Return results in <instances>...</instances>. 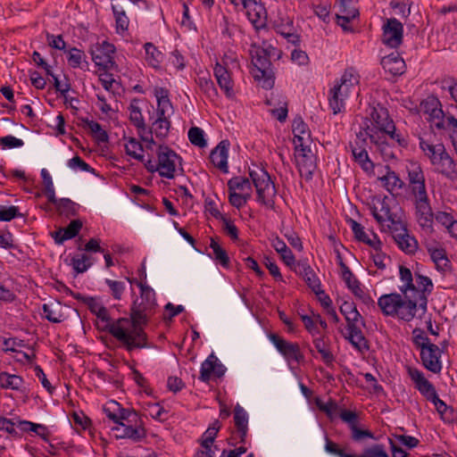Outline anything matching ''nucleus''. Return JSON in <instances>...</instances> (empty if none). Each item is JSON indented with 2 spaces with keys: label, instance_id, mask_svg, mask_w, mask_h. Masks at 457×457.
Returning <instances> with one entry per match:
<instances>
[{
  "label": "nucleus",
  "instance_id": "nucleus-1",
  "mask_svg": "<svg viewBox=\"0 0 457 457\" xmlns=\"http://www.w3.org/2000/svg\"><path fill=\"white\" fill-rule=\"evenodd\" d=\"M132 295L130 319L121 318L109 326V332L128 351L146 347V335L141 326L147 322L157 306L155 293L152 287H137V292L133 290Z\"/></svg>",
  "mask_w": 457,
  "mask_h": 457
},
{
  "label": "nucleus",
  "instance_id": "nucleus-2",
  "mask_svg": "<svg viewBox=\"0 0 457 457\" xmlns=\"http://www.w3.org/2000/svg\"><path fill=\"white\" fill-rule=\"evenodd\" d=\"M428 287H404L400 294H386L378 298V304L385 315L411 321L417 310L427 312Z\"/></svg>",
  "mask_w": 457,
  "mask_h": 457
},
{
  "label": "nucleus",
  "instance_id": "nucleus-3",
  "mask_svg": "<svg viewBox=\"0 0 457 457\" xmlns=\"http://www.w3.org/2000/svg\"><path fill=\"white\" fill-rule=\"evenodd\" d=\"M371 118L373 123L368 119H365L363 127L360 129L365 136L370 137L371 133L381 137L389 135V139L392 142L396 141L401 145V139L399 136L395 134V123L393 120L390 119L388 111L386 108L382 106L374 107L371 112Z\"/></svg>",
  "mask_w": 457,
  "mask_h": 457
},
{
  "label": "nucleus",
  "instance_id": "nucleus-4",
  "mask_svg": "<svg viewBox=\"0 0 457 457\" xmlns=\"http://www.w3.org/2000/svg\"><path fill=\"white\" fill-rule=\"evenodd\" d=\"M249 176L255 187L257 200L263 205L273 208L276 188L269 173L259 167L250 170Z\"/></svg>",
  "mask_w": 457,
  "mask_h": 457
},
{
  "label": "nucleus",
  "instance_id": "nucleus-5",
  "mask_svg": "<svg viewBox=\"0 0 457 457\" xmlns=\"http://www.w3.org/2000/svg\"><path fill=\"white\" fill-rule=\"evenodd\" d=\"M158 162L155 163L152 159L146 160L145 167L149 172L158 171L161 177L172 179L175 172V161L178 155L168 146L160 145L157 153Z\"/></svg>",
  "mask_w": 457,
  "mask_h": 457
},
{
  "label": "nucleus",
  "instance_id": "nucleus-6",
  "mask_svg": "<svg viewBox=\"0 0 457 457\" xmlns=\"http://www.w3.org/2000/svg\"><path fill=\"white\" fill-rule=\"evenodd\" d=\"M253 75L255 79L262 80V87L270 89L274 86V73L266 50L258 48L252 56Z\"/></svg>",
  "mask_w": 457,
  "mask_h": 457
},
{
  "label": "nucleus",
  "instance_id": "nucleus-7",
  "mask_svg": "<svg viewBox=\"0 0 457 457\" xmlns=\"http://www.w3.org/2000/svg\"><path fill=\"white\" fill-rule=\"evenodd\" d=\"M303 139L293 140L295 145V162L302 177L309 179L316 169V156L308 144H303Z\"/></svg>",
  "mask_w": 457,
  "mask_h": 457
},
{
  "label": "nucleus",
  "instance_id": "nucleus-8",
  "mask_svg": "<svg viewBox=\"0 0 457 457\" xmlns=\"http://www.w3.org/2000/svg\"><path fill=\"white\" fill-rule=\"evenodd\" d=\"M395 242L399 248L406 253H413L418 248L416 239L410 236L405 226L395 220H391V224L387 225Z\"/></svg>",
  "mask_w": 457,
  "mask_h": 457
},
{
  "label": "nucleus",
  "instance_id": "nucleus-9",
  "mask_svg": "<svg viewBox=\"0 0 457 457\" xmlns=\"http://www.w3.org/2000/svg\"><path fill=\"white\" fill-rule=\"evenodd\" d=\"M368 138L369 137L363 134L362 130H359L356 132V138L354 143L351 145V148L354 160L365 171L371 172L373 170L374 164L370 160L366 150Z\"/></svg>",
  "mask_w": 457,
  "mask_h": 457
},
{
  "label": "nucleus",
  "instance_id": "nucleus-10",
  "mask_svg": "<svg viewBox=\"0 0 457 457\" xmlns=\"http://www.w3.org/2000/svg\"><path fill=\"white\" fill-rule=\"evenodd\" d=\"M407 172L408 185L411 195L414 198L428 195L425 184V176L420 165L416 162H411L407 166Z\"/></svg>",
  "mask_w": 457,
  "mask_h": 457
},
{
  "label": "nucleus",
  "instance_id": "nucleus-11",
  "mask_svg": "<svg viewBox=\"0 0 457 457\" xmlns=\"http://www.w3.org/2000/svg\"><path fill=\"white\" fill-rule=\"evenodd\" d=\"M416 218L421 228L427 232L433 231V212L429 204L428 195L414 198Z\"/></svg>",
  "mask_w": 457,
  "mask_h": 457
},
{
  "label": "nucleus",
  "instance_id": "nucleus-12",
  "mask_svg": "<svg viewBox=\"0 0 457 457\" xmlns=\"http://www.w3.org/2000/svg\"><path fill=\"white\" fill-rule=\"evenodd\" d=\"M269 339L288 361H295L300 362L303 360V355L298 344L287 341L273 333L269 335Z\"/></svg>",
  "mask_w": 457,
  "mask_h": 457
},
{
  "label": "nucleus",
  "instance_id": "nucleus-13",
  "mask_svg": "<svg viewBox=\"0 0 457 457\" xmlns=\"http://www.w3.org/2000/svg\"><path fill=\"white\" fill-rule=\"evenodd\" d=\"M403 24L395 18L387 19L383 26L382 42L392 48H397L403 42Z\"/></svg>",
  "mask_w": 457,
  "mask_h": 457
},
{
  "label": "nucleus",
  "instance_id": "nucleus-14",
  "mask_svg": "<svg viewBox=\"0 0 457 457\" xmlns=\"http://www.w3.org/2000/svg\"><path fill=\"white\" fill-rule=\"evenodd\" d=\"M115 47L112 44L104 41L102 44L96 45L91 50L92 60L96 65L108 70L113 67V54Z\"/></svg>",
  "mask_w": 457,
  "mask_h": 457
},
{
  "label": "nucleus",
  "instance_id": "nucleus-15",
  "mask_svg": "<svg viewBox=\"0 0 457 457\" xmlns=\"http://www.w3.org/2000/svg\"><path fill=\"white\" fill-rule=\"evenodd\" d=\"M243 8L255 29H259L266 26L267 12L264 5L256 0H247Z\"/></svg>",
  "mask_w": 457,
  "mask_h": 457
},
{
  "label": "nucleus",
  "instance_id": "nucleus-16",
  "mask_svg": "<svg viewBox=\"0 0 457 457\" xmlns=\"http://www.w3.org/2000/svg\"><path fill=\"white\" fill-rule=\"evenodd\" d=\"M420 108L421 111L428 116V120L430 121L432 127H436L437 129H441L444 127L443 119L445 114L436 98H427L421 103Z\"/></svg>",
  "mask_w": 457,
  "mask_h": 457
},
{
  "label": "nucleus",
  "instance_id": "nucleus-17",
  "mask_svg": "<svg viewBox=\"0 0 457 457\" xmlns=\"http://www.w3.org/2000/svg\"><path fill=\"white\" fill-rule=\"evenodd\" d=\"M431 164L435 167L436 172L442 174L448 179L453 180L457 178L455 162L445 149L431 162Z\"/></svg>",
  "mask_w": 457,
  "mask_h": 457
},
{
  "label": "nucleus",
  "instance_id": "nucleus-18",
  "mask_svg": "<svg viewBox=\"0 0 457 457\" xmlns=\"http://www.w3.org/2000/svg\"><path fill=\"white\" fill-rule=\"evenodd\" d=\"M407 372L414 382L415 387L428 401L437 394L435 386L424 377L420 370L416 368L407 367Z\"/></svg>",
  "mask_w": 457,
  "mask_h": 457
},
{
  "label": "nucleus",
  "instance_id": "nucleus-19",
  "mask_svg": "<svg viewBox=\"0 0 457 457\" xmlns=\"http://www.w3.org/2000/svg\"><path fill=\"white\" fill-rule=\"evenodd\" d=\"M440 357L441 350L436 345H429L420 350V358L423 365L433 373H439L442 370Z\"/></svg>",
  "mask_w": 457,
  "mask_h": 457
},
{
  "label": "nucleus",
  "instance_id": "nucleus-20",
  "mask_svg": "<svg viewBox=\"0 0 457 457\" xmlns=\"http://www.w3.org/2000/svg\"><path fill=\"white\" fill-rule=\"evenodd\" d=\"M225 371L226 368L224 365L220 363L218 358L213 353H212L202 363L199 378L203 382L207 383L211 379L212 374L220 378L224 375Z\"/></svg>",
  "mask_w": 457,
  "mask_h": 457
},
{
  "label": "nucleus",
  "instance_id": "nucleus-21",
  "mask_svg": "<svg viewBox=\"0 0 457 457\" xmlns=\"http://www.w3.org/2000/svg\"><path fill=\"white\" fill-rule=\"evenodd\" d=\"M157 98V119L170 120L173 113V106L169 99L168 92L162 87L155 89Z\"/></svg>",
  "mask_w": 457,
  "mask_h": 457
},
{
  "label": "nucleus",
  "instance_id": "nucleus-22",
  "mask_svg": "<svg viewBox=\"0 0 457 457\" xmlns=\"http://www.w3.org/2000/svg\"><path fill=\"white\" fill-rule=\"evenodd\" d=\"M229 142L228 140H222L219 145L211 152L210 160L212 163L219 168L223 172L228 171V150Z\"/></svg>",
  "mask_w": 457,
  "mask_h": 457
},
{
  "label": "nucleus",
  "instance_id": "nucleus-23",
  "mask_svg": "<svg viewBox=\"0 0 457 457\" xmlns=\"http://www.w3.org/2000/svg\"><path fill=\"white\" fill-rule=\"evenodd\" d=\"M112 430L116 431V438H129L134 442H139L145 436V432L143 428H133L124 423L117 424L112 428Z\"/></svg>",
  "mask_w": 457,
  "mask_h": 457
},
{
  "label": "nucleus",
  "instance_id": "nucleus-24",
  "mask_svg": "<svg viewBox=\"0 0 457 457\" xmlns=\"http://www.w3.org/2000/svg\"><path fill=\"white\" fill-rule=\"evenodd\" d=\"M348 93L349 91L341 85H336L330 89L328 102L334 114L342 112L345 107V97L348 96Z\"/></svg>",
  "mask_w": 457,
  "mask_h": 457
},
{
  "label": "nucleus",
  "instance_id": "nucleus-25",
  "mask_svg": "<svg viewBox=\"0 0 457 457\" xmlns=\"http://www.w3.org/2000/svg\"><path fill=\"white\" fill-rule=\"evenodd\" d=\"M381 65L384 70L394 76H399L404 73L406 65L402 57L398 54H391L381 60Z\"/></svg>",
  "mask_w": 457,
  "mask_h": 457
},
{
  "label": "nucleus",
  "instance_id": "nucleus-26",
  "mask_svg": "<svg viewBox=\"0 0 457 457\" xmlns=\"http://www.w3.org/2000/svg\"><path fill=\"white\" fill-rule=\"evenodd\" d=\"M368 137L370 144L376 147L385 160H391L395 157L394 150L388 142V140H390L389 135H384V137H381L371 133Z\"/></svg>",
  "mask_w": 457,
  "mask_h": 457
},
{
  "label": "nucleus",
  "instance_id": "nucleus-27",
  "mask_svg": "<svg viewBox=\"0 0 457 457\" xmlns=\"http://www.w3.org/2000/svg\"><path fill=\"white\" fill-rule=\"evenodd\" d=\"M234 422L240 442L244 443L248 433V414L239 404L234 409Z\"/></svg>",
  "mask_w": 457,
  "mask_h": 457
},
{
  "label": "nucleus",
  "instance_id": "nucleus-28",
  "mask_svg": "<svg viewBox=\"0 0 457 457\" xmlns=\"http://www.w3.org/2000/svg\"><path fill=\"white\" fill-rule=\"evenodd\" d=\"M214 75L220 87L224 90L227 96H233V83L228 70L220 63L214 68Z\"/></svg>",
  "mask_w": 457,
  "mask_h": 457
},
{
  "label": "nucleus",
  "instance_id": "nucleus-29",
  "mask_svg": "<svg viewBox=\"0 0 457 457\" xmlns=\"http://www.w3.org/2000/svg\"><path fill=\"white\" fill-rule=\"evenodd\" d=\"M347 331L348 336L346 338L358 352L364 353L369 350L368 340L358 326H352L350 328H347Z\"/></svg>",
  "mask_w": 457,
  "mask_h": 457
},
{
  "label": "nucleus",
  "instance_id": "nucleus-30",
  "mask_svg": "<svg viewBox=\"0 0 457 457\" xmlns=\"http://www.w3.org/2000/svg\"><path fill=\"white\" fill-rule=\"evenodd\" d=\"M294 271L303 278L307 286H320L319 278L308 264L297 262L294 267Z\"/></svg>",
  "mask_w": 457,
  "mask_h": 457
},
{
  "label": "nucleus",
  "instance_id": "nucleus-31",
  "mask_svg": "<svg viewBox=\"0 0 457 457\" xmlns=\"http://www.w3.org/2000/svg\"><path fill=\"white\" fill-rule=\"evenodd\" d=\"M348 222L350 223L351 228L357 240L363 242L375 249H378V246L380 245V242L379 240L377 239L376 236H374V239H370L364 231V228L361 226V224L358 223L356 220L353 219H350Z\"/></svg>",
  "mask_w": 457,
  "mask_h": 457
},
{
  "label": "nucleus",
  "instance_id": "nucleus-32",
  "mask_svg": "<svg viewBox=\"0 0 457 457\" xmlns=\"http://www.w3.org/2000/svg\"><path fill=\"white\" fill-rule=\"evenodd\" d=\"M75 297L81 299L87 305L91 312L95 313L97 318L101 319L102 320H108L107 311L97 298L91 296H82L80 295H76Z\"/></svg>",
  "mask_w": 457,
  "mask_h": 457
},
{
  "label": "nucleus",
  "instance_id": "nucleus-33",
  "mask_svg": "<svg viewBox=\"0 0 457 457\" xmlns=\"http://www.w3.org/2000/svg\"><path fill=\"white\" fill-rule=\"evenodd\" d=\"M387 172L386 175L380 178L386 189L393 193L395 190L401 189L404 187V182L399 178V176L393 170H390L389 166L386 167Z\"/></svg>",
  "mask_w": 457,
  "mask_h": 457
},
{
  "label": "nucleus",
  "instance_id": "nucleus-34",
  "mask_svg": "<svg viewBox=\"0 0 457 457\" xmlns=\"http://www.w3.org/2000/svg\"><path fill=\"white\" fill-rule=\"evenodd\" d=\"M339 13L337 14V19H343L344 21H351L359 16V11L356 7L353 6V0H340Z\"/></svg>",
  "mask_w": 457,
  "mask_h": 457
},
{
  "label": "nucleus",
  "instance_id": "nucleus-35",
  "mask_svg": "<svg viewBox=\"0 0 457 457\" xmlns=\"http://www.w3.org/2000/svg\"><path fill=\"white\" fill-rule=\"evenodd\" d=\"M23 378L18 375L7 372L0 373V386L5 389L21 390Z\"/></svg>",
  "mask_w": 457,
  "mask_h": 457
},
{
  "label": "nucleus",
  "instance_id": "nucleus-36",
  "mask_svg": "<svg viewBox=\"0 0 457 457\" xmlns=\"http://www.w3.org/2000/svg\"><path fill=\"white\" fill-rule=\"evenodd\" d=\"M429 402L434 404L436 410L444 421L451 422L453 420V409L441 400L437 394L433 396Z\"/></svg>",
  "mask_w": 457,
  "mask_h": 457
},
{
  "label": "nucleus",
  "instance_id": "nucleus-37",
  "mask_svg": "<svg viewBox=\"0 0 457 457\" xmlns=\"http://www.w3.org/2000/svg\"><path fill=\"white\" fill-rule=\"evenodd\" d=\"M125 151L128 155L139 161L145 164V155L143 154L144 148L139 141L136 138L130 137L125 144Z\"/></svg>",
  "mask_w": 457,
  "mask_h": 457
},
{
  "label": "nucleus",
  "instance_id": "nucleus-38",
  "mask_svg": "<svg viewBox=\"0 0 457 457\" xmlns=\"http://www.w3.org/2000/svg\"><path fill=\"white\" fill-rule=\"evenodd\" d=\"M293 133H294V140L302 138L303 144H307L310 142L311 134L308 129V126L303 122L301 117H297L293 121Z\"/></svg>",
  "mask_w": 457,
  "mask_h": 457
},
{
  "label": "nucleus",
  "instance_id": "nucleus-39",
  "mask_svg": "<svg viewBox=\"0 0 457 457\" xmlns=\"http://www.w3.org/2000/svg\"><path fill=\"white\" fill-rule=\"evenodd\" d=\"M129 120L130 121L140 130H145V123L141 113L139 107L137 106V100L134 99L131 101L129 107Z\"/></svg>",
  "mask_w": 457,
  "mask_h": 457
},
{
  "label": "nucleus",
  "instance_id": "nucleus-40",
  "mask_svg": "<svg viewBox=\"0 0 457 457\" xmlns=\"http://www.w3.org/2000/svg\"><path fill=\"white\" fill-rule=\"evenodd\" d=\"M420 149L424 152L425 155L430 160V162L438 157L439 154L445 149L442 144L433 145L422 138L420 140Z\"/></svg>",
  "mask_w": 457,
  "mask_h": 457
},
{
  "label": "nucleus",
  "instance_id": "nucleus-41",
  "mask_svg": "<svg viewBox=\"0 0 457 457\" xmlns=\"http://www.w3.org/2000/svg\"><path fill=\"white\" fill-rule=\"evenodd\" d=\"M170 126V120L156 119L152 124L150 133L154 134L157 138L163 139L168 136Z\"/></svg>",
  "mask_w": 457,
  "mask_h": 457
},
{
  "label": "nucleus",
  "instance_id": "nucleus-42",
  "mask_svg": "<svg viewBox=\"0 0 457 457\" xmlns=\"http://www.w3.org/2000/svg\"><path fill=\"white\" fill-rule=\"evenodd\" d=\"M228 191H234L237 193L250 192L252 194L251 183L248 179L243 177H236L228 180Z\"/></svg>",
  "mask_w": 457,
  "mask_h": 457
},
{
  "label": "nucleus",
  "instance_id": "nucleus-43",
  "mask_svg": "<svg viewBox=\"0 0 457 457\" xmlns=\"http://www.w3.org/2000/svg\"><path fill=\"white\" fill-rule=\"evenodd\" d=\"M82 121L87 124V128L90 129L91 133L97 141L103 143L108 141L107 132L102 128V126L98 122L89 120L87 119H82Z\"/></svg>",
  "mask_w": 457,
  "mask_h": 457
},
{
  "label": "nucleus",
  "instance_id": "nucleus-44",
  "mask_svg": "<svg viewBox=\"0 0 457 457\" xmlns=\"http://www.w3.org/2000/svg\"><path fill=\"white\" fill-rule=\"evenodd\" d=\"M210 247L212 249V254L215 261L220 263L223 267H228L229 264V258L227 252L219 245L218 242L215 241V239H211Z\"/></svg>",
  "mask_w": 457,
  "mask_h": 457
},
{
  "label": "nucleus",
  "instance_id": "nucleus-45",
  "mask_svg": "<svg viewBox=\"0 0 457 457\" xmlns=\"http://www.w3.org/2000/svg\"><path fill=\"white\" fill-rule=\"evenodd\" d=\"M145 49L148 63L153 67H157L162 59V53L152 43H146Z\"/></svg>",
  "mask_w": 457,
  "mask_h": 457
},
{
  "label": "nucleus",
  "instance_id": "nucleus-46",
  "mask_svg": "<svg viewBox=\"0 0 457 457\" xmlns=\"http://www.w3.org/2000/svg\"><path fill=\"white\" fill-rule=\"evenodd\" d=\"M228 200L230 204L237 209L243 207L252 196L250 192L237 193L234 191H228Z\"/></svg>",
  "mask_w": 457,
  "mask_h": 457
},
{
  "label": "nucleus",
  "instance_id": "nucleus-47",
  "mask_svg": "<svg viewBox=\"0 0 457 457\" xmlns=\"http://www.w3.org/2000/svg\"><path fill=\"white\" fill-rule=\"evenodd\" d=\"M313 344L317 351L320 353L322 360L325 363L328 364L334 361V356L331 352L327 348V345L321 337H316Z\"/></svg>",
  "mask_w": 457,
  "mask_h": 457
},
{
  "label": "nucleus",
  "instance_id": "nucleus-48",
  "mask_svg": "<svg viewBox=\"0 0 457 457\" xmlns=\"http://www.w3.org/2000/svg\"><path fill=\"white\" fill-rule=\"evenodd\" d=\"M220 428V423L219 420H215L204 433L202 436V444L213 445L214 440Z\"/></svg>",
  "mask_w": 457,
  "mask_h": 457
},
{
  "label": "nucleus",
  "instance_id": "nucleus-49",
  "mask_svg": "<svg viewBox=\"0 0 457 457\" xmlns=\"http://www.w3.org/2000/svg\"><path fill=\"white\" fill-rule=\"evenodd\" d=\"M82 228V222L79 220H73L71 221V223L63 228V234L62 237H61V239L59 241H65L67 239H71L75 237L80 228Z\"/></svg>",
  "mask_w": 457,
  "mask_h": 457
},
{
  "label": "nucleus",
  "instance_id": "nucleus-50",
  "mask_svg": "<svg viewBox=\"0 0 457 457\" xmlns=\"http://www.w3.org/2000/svg\"><path fill=\"white\" fill-rule=\"evenodd\" d=\"M430 256L438 268L444 269L449 263L446 253L443 248L430 249Z\"/></svg>",
  "mask_w": 457,
  "mask_h": 457
},
{
  "label": "nucleus",
  "instance_id": "nucleus-51",
  "mask_svg": "<svg viewBox=\"0 0 457 457\" xmlns=\"http://www.w3.org/2000/svg\"><path fill=\"white\" fill-rule=\"evenodd\" d=\"M188 138L191 144L198 147H204L206 145V141L204 137V131L200 128H191L188 131Z\"/></svg>",
  "mask_w": 457,
  "mask_h": 457
},
{
  "label": "nucleus",
  "instance_id": "nucleus-52",
  "mask_svg": "<svg viewBox=\"0 0 457 457\" xmlns=\"http://www.w3.org/2000/svg\"><path fill=\"white\" fill-rule=\"evenodd\" d=\"M112 11L115 16L117 30L125 31L129 27V18L127 17L124 10H118L115 5H112Z\"/></svg>",
  "mask_w": 457,
  "mask_h": 457
},
{
  "label": "nucleus",
  "instance_id": "nucleus-53",
  "mask_svg": "<svg viewBox=\"0 0 457 457\" xmlns=\"http://www.w3.org/2000/svg\"><path fill=\"white\" fill-rule=\"evenodd\" d=\"M354 457H389L384 445H375L366 448L361 455L354 454Z\"/></svg>",
  "mask_w": 457,
  "mask_h": 457
},
{
  "label": "nucleus",
  "instance_id": "nucleus-54",
  "mask_svg": "<svg viewBox=\"0 0 457 457\" xmlns=\"http://www.w3.org/2000/svg\"><path fill=\"white\" fill-rule=\"evenodd\" d=\"M57 306L53 307L50 304L45 303L43 304V316L47 319L49 321L54 323H59L62 321V315L57 311Z\"/></svg>",
  "mask_w": 457,
  "mask_h": 457
},
{
  "label": "nucleus",
  "instance_id": "nucleus-55",
  "mask_svg": "<svg viewBox=\"0 0 457 457\" xmlns=\"http://www.w3.org/2000/svg\"><path fill=\"white\" fill-rule=\"evenodd\" d=\"M350 430L352 433V439L356 442H361L367 438H374V435L372 432H370L368 429H363L360 428L359 424L350 428Z\"/></svg>",
  "mask_w": 457,
  "mask_h": 457
},
{
  "label": "nucleus",
  "instance_id": "nucleus-56",
  "mask_svg": "<svg viewBox=\"0 0 457 457\" xmlns=\"http://www.w3.org/2000/svg\"><path fill=\"white\" fill-rule=\"evenodd\" d=\"M413 343L420 348V350L426 348L429 345H432L429 342V339L425 335V332L420 328H415L412 331Z\"/></svg>",
  "mask_w": 457,
  "mask_h": 457
},
{
  "label": "nucleus",
  "instance_id": "nucleus-57",
  "mask_svg": "<svg viewBox=\"0 0 457 457\" xmlns=\"http://www.w3.org/2000/svg\"><path fill=\"white\" fill-rule=\"evenodd\" d=\"M359 83L358 77L353 74L352 71H345L341 78L339 85L344 86L347 91L350 87H355Z\"/></svg>",
  "mask_w": 457,
  "mask_h": 457
},
{
  "label": "nucleus",
  "instance_id": "nucleus-58",
  "mask_svg": "<svg viewBox=\"0 0 457 457\" xmlns=\"http://www.w3.org/2000/svg\"><path fill=\"white\" fill-rule=\"evenodd\" d=\"M312 291L317 296L318 301L325 311L332 308V301L321 287H312Z\"/></svg>",
  "mask_w": 457,
  "mask_h": 457
},
{
  "label": "nucleus",
  "instance_id": "nucleus-59",
  "mask_svg": "<svg viewBox=\"0 0 457 457\" xmlns=\"http://www.w3.org/2000/svg\"><path fill=\"white\" fill-rule=\"evenodd\" d=\"M301 320L305 327V328L312 335L317 336L320 335V332L319 330L318 326L315 324V320L313 319V315L301 314Z\"/></svg>",
  "mask_w": 457,
  "mask_h": 457
},
{
  "label": "nucleus",
  "instance_id": "nucleus-60",
  "mask_svg": "<svg viewBox=\"0 0 457 457\" xmlns=\"http://www.w3.org/2000/svg\"><path fill=\"white\" fill-rule=\"evenodd\" d=\"M74 270L77 272L85 271L91 264L90 258L87 254H81L72 259Z\"/></svg>",
  "mask_w": 457,
  "mask_h": 457
},
{
  "label": "nucleus",
  "instance_id": "nucleus-61",
  "mask_svg": "<svg viewBox=\"0 0 457 457\" xmlns=\"http://www.w3.org/2000/svg\"><path fill=\"white\" fill-rule=\"evenodd\" d=\"M56 208L62 214H66V215L75 214L74 203L72 201H71L70 199H67V198L60 199Z\"/></svg>",
  "mask_w": 457,
  "mask_h": 457
},
{
  "label": "nucleus",
  "instance_id": "nucleus-62",
  "mask_svg": "<svg viewBox=\"0 0 457 457\" xmlns=\"http://www.w3.org/2000/svg\"><path fill=\"white\" fill-rule=\"evenodd\" d=\"M198 84L202 90L209 96L217 95V91L216 88L214 87L213 82L210 79L206 77H200L198 79Z\"/></svg>",
  "mask_w": 457,
  "mask_h": 457
},
{
  "label": "nucleus",
  "instance_id": "nucleus-63",
  "mask_svg": "<svg viewBox=\"0 0 457 457\" xmlns=\"http://www.w3.org/2000/svg\"><path fill=\"white\" fill-rule=\"evenodd\" d=\"M340 418L348 425L349 428H352L355 425L359 424L358 416L354 411L343 410L340 412Z\"/></svg>",
  "mask_w": 457,
  "mask_h": 457
},
{
  "label": "nucleus",
  "instance_id": "nucleus-64",
  "mask_svg": "<svg viewBox=\"0 0 457 457\" xmlns=\"http://www.w3.org/2000/svg\"><path fill=\"white\" fill-rule=\"evenodd\" d=\"M215 450H217V446L201 443V446L197 450L194 457H214Z\"/></svg>",
  "mask_w": 457,
  "mask_h": 457
}]
</instances>
